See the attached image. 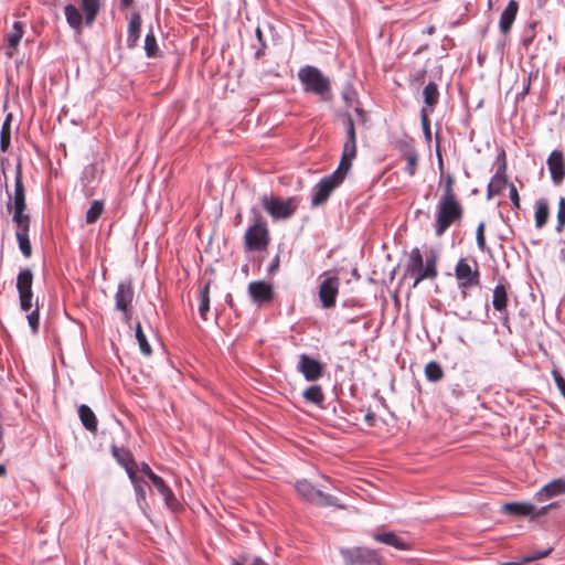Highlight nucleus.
Returning a JSON list of instances; mask_svg holds the SVG:
<instances>
[{
	"instance_id": "nucleus-51",
	"label": "nucleus",
	"mask_w": 565,
	"mask_h": 565,
	"mask_svg": "<svg viewBox=\"0 0 565 565\" xmlns=\"http://www.w3.org/2000/svg\"><path fill=\"white\" fill-rule=\"evenodd\" d=\"M510 200L515 209H520V196L518 190L514 184H510L509 186Z\"/></svg>"
},
{
	"instance_id": "nucleus-50",
	"label": "nucleus",
	"mask_w": 565,
	"mask_h": 565,
	"mask_svg": "<svg viewBox=\"0 0 565 565\" xmlns=\"http://www.w3.org/2000/svg\"><path fill=\"white\" fill-rule=\"evenodd\" d=\"M553 377L557 388L565 398V379L556 371H553Z\"/></svg>"
},
{
	"instance_id": "nucleus-18",
	"label": "nucleus",
	"mask_w": 565,
	"mask_h": 565,
	"mask_svg": "<svg viewBox=\"0 0 565 565\" xmlns=\"http://www.w3.org/2000/svg\"><path fill=\"white\" fill-rule=\"evenodd\" d=\"M508 180L505 175V164H502L498 168L495 174L492 177L490 183L487 189L488 199L493 198L502 192V190L507 186Z\"/></svg>"
},
{
	"instance_id": "nucleus-24",
	"label": "nucleus",
	"mask_w": 565,
	"mask_h": 565,
	"mask_svg": "<svg viewBox=\"0 0 565 565\" xmlns=\"http://www.w3.org/2000/svg\"><path fill=\"white\" fill-rule=\"evenodd\" d=\"M113 455L118 460V462L125 468L127 471L129 479L135 478V461L129 451L125 449H119L117 447H113Z\"/></svg>"
},
{
	"instance_id": "nucleus-10",
	"label": "nucleus",
	"mask_w": 565,
	"mask_h": 565,
	"mask_svg": "<svg viewBox=\"0 0 565 565\" xmlns=\"http://www.w3.org/2000/svg\"><path fill=\"white\" fill-rule=\"evenodd\" d=\"M437 254L431 250L425 259V266L420 267V269H416L414 271L405 273L404 277L414 278L413 288H416L418 284L424 279H435L438 275L437 271Z\"/></svg>"
},
{
	"instance_id": "nucleus-54",
	"label": "nucleus",
	"mask_w": 565,
	"mask_h": 565,
	"mask_svg": "<svg viewBox=\"0 0 565 565\" xmlns=\"http://www.w3.org/2000/svg\"><path fill=\"white\" fill-rule=\"evenodd\" d=\"M278 268H279V255H276L273 258V260H271V263H270V265L268 267V273L269 274H274V273H276L278 270Z\"/></svg>"
},
{
	"instance_id": "nucleus-11",
	"label": "nucleus",
	"mask_w": 565,
	"mask_h": 565,
	"mask_svg": "<svg viewBox=\"0 0 565 565\" xmlns=\"http://www.w3.org/2000/svg\"><path fill=\"white\" fill-rule=\"evenodd\" d=\"M134 288L130 280L120 281L115 295L116 309L122 311L126 319L130 318V309L134 300Z\"/></svg>"
},
{
	"instance_id": "nucleus-56",
	"label": "nucleus",
	"mask_w": 565,
	"mask_h": 565,
	"mask_svg": "<svg viewBox=\"0 0 565 565\" xmlns=\"http://www.w3.org/2000/svg\"><path fill=\"white\" fill-rule=\"evenodd\" d=\"M140 469H141V471H142V472H143L148 478H150V476H151V475H154V473L152 472V470L150 469L149 465H148V463H146V462H142V463H141V468H140Z\"/></svg>"
},
{
	"instance_id": "nucleus-49",
	"label": "nucleus",
	"mask_w": 565,
	"mask_h": 565,
	"mask_svg": "<svg viewBox=\"0 0 565 565\" xmlns=\"http://www.w3.org/2000/svg\"><path fill=\"white\" fill-rule=\"evenodd\" d=\"M420 121L425 134L429 137L430 135V126L428 119V110L427 108H422L420 110Z\"/></svg>"
},
{
	"instance_id": "nucleus-58",
	"label": "nucleus",
	"mask_w": 565,
	"mask_h": 565,
	"mask_svg": "<svg viewBox=\"0 0 565 565\" xmlns=\"http://www.w3.org/2000/svg\"><path fill=\"white\" fill-rule=\"evenodd\" d=\"M131 3H132V0H121V4L124 7H129V6H131Z\"/></svg>"
},
{
	"instance_id": "nucleus-48",
	"label": "nucleus",
	"mask_w": 565,
	"mask_h": 565,
	"mask_svg": "<svg viewBox=\"0 0 565 565\" xmlns=\"http://www.w3.org/2000/svg\"><path fill=\"white\" fill-rule=\"evenodd\" d=\"M166 501V504L170 508V509H175L178 507V500L177 498L174 497L173 492L171 491V489L169 488L168 489V492H163L161 494Z\"/></svg>"
},
{
	"instance_id": "nucleus-60",
	"label": "nucleus",
	"mask_w": 565,
	"mask_h": 565,
	"mask_svg": "<svg viewBox=\"0 0 565 565\" xmlns=\"http://www.w3.org/2000/svg\"><path fill=\"white\" fill-rule=\"evenodd\" d=\"M254 565H265V563L262 559H256Z\"/></svg>"
},
{
	"instance_id": "nucleus-23",
	"label": "nucleus",
	"mask_w": 565,
	"mask_h": 565,
	"mask_svg": "<svg viewBox=\"0 0 565 565\" xmlns=\"http://www.w3.org/2000/svg\"><path fill=\"white\" fill-rule=\"evenodd\" d=\"M141 17L139 13H134L128 24L127 45L129 49L137 46L140 36Z\"/></svg>"
},
{
	"instance_id": "nucleus-19",
	"label": "nucleus",
	"mask_w": 565,
	"mask_h": 565,
	"mask_svg": "<svg viewBox=\"0 0 565 565\" xmlns=\"http://www.w3.org/2000/svg\"><path fill=\"white\" fill-rule=\"evenodd\" d=\"M518 9V2L515 0H510L500 17L499 28L502 33L507 34L511 30Z\"/></svg>"
},
{
	"instance_id": "nucleus-29",
	"label": "nucleus",
	"mask_w": 565,
	"mask_h": 565,
	"mask_svg": "<svg viewBox=\"0 0 565 565\" xmlns=\"http://www.w3.org/2000/svg\"><path fill=\"white\" fill-rule=\"evenodd\" d=\"M550 216V207L546 200H539L535 203V226L536 228H542L546 225Z\"/></svg>"
},
{
	"instance_id": "nucleus-62",
	"label": "nucleus",
	"mask_w": 565,
	"mask_h": 565,
	"mask_svg": "<svg viewBox=\"0 0 565 565\" xmlns=\"http://www.w3.org/2000/svg\"><path fill=\"white\" fill-rule=\"evenodd\" d=\"M356 113H358L359 115H361V116L363 115V114H362V110H361L360 108H356Z\"/></svg>"
},
{
	"instance_id": "nucleus-3",
	"label": "nucleus",
	"mask_w": 565,
	"mask_h": 565,
	"mask_svg": "<svg viewBox=\"0 0 565 565\" xmlns=\"http://www.w3.org/2000/svg\"><path fill=\"white\" fill-rule=\"evenodd\" d=\"M462 215L463 210L458 200H439L436 210V236H441L454 223L460 222Z\"/></svg>"
},
{
	"instance_id": "nucleus-53",
	"label": "nucleus",
	"mask_w": 565,
	"mask_h": 565,
	"mask_svg": "<svg viewBox=\"0 0 565 565\" xmlns=\"http://www.w3.org/2000/svg\"><path fill=\"white\" fill-rule=\"evenodd\" d=\"M556 507H557V503H556V502H553V503H551V504H547V505H545V507H542V508H541V509H539V510H536V509H535V510H534V512H533V514L531 515V518H532V519H534V518H537V516H542V515L546 514V513H547V511H548L550 509H552V508H556Z\"/></svg>"
},
{
	"instance_id": "nucleus-55",
	"label": "nucleus",
	"mask_w": 565,
	"mask_h": 565,
	"mask_svg": "<svg viewBox=\"0 0 565 565\" xmlns=\"http://www.w3.org/2000/svg\"><path fill=\"white\" fill-rule=\"evenodd\" d=\"M364 420L367 424V426L372 427L375 425L376 416L373 412L369 411L364 416Z\"/></svg>"
},
{
	"instance_id": "nucleus-5",
	"label": "nucleus",
	"mask_w": 565,
	"mask_h": 565,
	"mask_svg": "<svg viewBox=\"0 0 565 565\" xmlns=\"http://www.w3.org/2000/svg\"><path fill=\"white\" fill-rule=\"evenodd\" d=\"M260 203L274 220H287L296 212L299 202L295 196L281 199L271 194H264L260 198Z\"/></svg>"
},
{
	"instance_id": "nucleus-43",
	"label": "nucleus",
	"mask_w": 565,
	"mask_h": 565,
	"mask_svg": "<svg viewBox=\"0 0 565 565\" xmlns=\"http://www.w3.org/2000/svg\"><path fill=\"white\" fill-rule=\"evenodd\" d=\"M476 239H477V245L480 248V250L484 252L487 248V245H486V238H484V223L483 222H481L477 227Z\"/></svg>"
},
{
	"instance_id": "nucleus-7",
	"label": "nucleus",
	"mask_w": 565,
	"mask_h": 565,
	"mask_svg": "<svg viewBox=\"0 0 565 565\" xmlns=\"http://www.w3.org/2000/svg\"><path fill=\"white\" fill-rule=\"evenodd\" d=\"M345 565H382V557L374 550L364 547L342 548Z\"/></svg>"
},
{
	"instance_id": "nucleus-44",
	"label": "nucleus",
	"mask_w": 565,
	"mask_h": 565,
	"mask_svg": "<svg viewBox=\"0 0 565 565\" xmlns=\"http://www.w3.org/2000/svg\"><path fill=\"white\" fill-rule=\"evenodd\" d=\"M26 318H28L29 326L31 327L33 333H36L39 330V320H40L39 307L36 306V308L32 312H30L26 316Z\"/></svg>"
},
{
	"instance_id": "nucleus-41",
	"label": "nucleus",
	"mask_w": 565,
	"mask_h": 565,
	"mask_svg": "<svg viewBox=\"0 0 565 565\" xmlns=\"http://www.w3.org/2000/svg\"><path fill=\"white\" fill-rule=\"evenodd\" d=\"M565 227V198H561L558 200V205H557V225H556V231L558 233L563 232Z\"/></svg>"
},
{
	"instance_id": "nucleus-39",
	"label": "nucleus",
	"mask_w": 565,
	"mask_h": 565,
	"mask_svg": "<svg viewBox=\"0 0 565 565\" xmlns=\"http://www.w3.org/2000/svg\"><path fill=\"white\" fill-rule=\"evenodd\" d=\"M10 146V117L2 125L0 134V149L6 152Z\"/></svg>"
},
{
	"instance_id": "nucleus-40",
	"label": "nucleus",
	"mask_w": 565,
	"mask_h": 565,
	"mask_svg": "<svg viewBox=\"0 0 565 565\" xmlns=\"http://www.w3.org/2000/svg\"><path fill=\"white\" fill-rule=\"evenodd\" d=\"M145 51L148 57H154L158 53V45L156 36L152 32H149L145 39Z\"/></svg>"
},
{
	"instance_id": "nucleus-1",
	"label": "nucleus",
	"mask_w": 565,
	"mask_h": 565,
	"mask_svg": "<svg viewBox=\"0 0 565 565\" xmlns=\"http://www.w3.org/2000/svg\"><path fill=\"white\" fill-rule=\"evenodd\" d=\"M356 156V137L354 122L351 116L347 118V140L343 145L342 157L338 169L330 175L324 177L313 189L311 205L317 207L323 204L342 183L345 173L350 170L353 159Z\"/></svg>"
},
{
	"instance_id": "nucleus-61",
	"label": "nucleus",
	"mask_w": 565,
	"mask_h": 565,
	"mask_svg": "<svg viewBox=\"0 0 565 565\" xmlns=\"http://www.w3.org/2000/svg\"><path fill=\"white\" fill-rule=\"evenodd\" d=\"M232 565H243V563L234 561Z\"/></svg>"
},
{
	"instance_id": "nucleus-57",
	"label": "nucleus",
	"mask_w": 565,
	"mask_h": 565,
	"mask_svg": "<svg viewBox=\"0 0 565 565\" xmlns=\"http://www.w3.org/2000/svg\"><path fill=\"white\" fill-rule=\"evenodd\" d=\"M7 475V468L4 465L0 463V478Z\"/></svg>"
},
{
	"instance_id": "nucleus-15",
	"label": "nucleus",
	"mask_w": 565,
	"mask_h": 565,
	"mask_svg": "<svg viewBox=\"0 0 565 565\" xmlns=\"http://www.w3.org/2000/svg\"><path fill=\"white\" fill-rule=\"evenodd\" d=\"M552 181L558 185L565 177V166L563 153L559 150H553L546 160Z\"/></svg>"
},
{
	"instance_id": "nucleus-20",
	"label": "nucleus",
	"mask_w": 565,
	"mask_h": 565,
	"mask_svg": "<svg viewBox=\"0 0 565 565\" xmlns=\"http://www.w3.org/2000/svg\"><path fill=\"white\" fill-rule=\"evenodd\" d=\"M373 537L375 541L393 546L399 551H406L411 548L409 544L394 532L375 533Z\"/></svg>"
},
{
	"instance_id": "nucleus-6",
	"label": "nucleus",
	"mask_w": 565,
	"mask_h": 565,
	"mask_svg": "<svg viewBox=\"0 0 565 565\" xmlns=\"http://www.w3.org/2000/svg\"><path fill=\"white\" fill-rule=\"evenodd\" d=\"M297 492L308 502L319 507H337L342 508L338 503V499L333 495L326 494L320 490H317L307 480H300L296 483Z\"/></svg>"
},
{
	"instance_id": "nucleus-21",
	"label": "nucleus",
	"mask_w": 565,
	"mask_h": 565,
	"mask_svg": "<svg viewBox=\"0 0 565 565\" xmlns=\"http://www.w3.org/2000/svg\"><path fill=\"white\" fill-rule=\"evenodd\" d=\"M502 510L503 512L515 516H531L535 507L527 502H509L503 504Z\"/></svg>"
},
{
	"instance_id": "nucleus-42",
	"label": "nucleus",
	"mask_w": 565,
	"mask_h": 565,
	"mask_svg": "<svg viewBox=\"0 0 565 565\" xmlns=\"http://www.w3.org/2000/svg\"><path fill=\"white\" fill-rule=\"evenodd\" d=\"M452 185H454V178L449 174L446 177L444 193L439 200H457L456 194L452 189Z\"/></svg>"
},
{
	"instance_id": "nucleus-31",
	"label": "nucleus",
	"mask_w": 565,
	"mask_h": 565,
	"mask_svg": "<svg viewBox=\"0 0 565 565\" xmlns=\"http://www.w3.org/2000/svg\"><path fill=\"white\" fill-rule=\"evenodd\" d=\"M423 95L426 107L430 108V111H433L434 107L437 105L439 99V92L437 85L434 82H429L424 87Z\"/></svg>"
},
{
	"instance_id": "nucleus-63",
	"label": "nucleus",
	"mask_w": 565,
	"mask_h": 565,
	"mask_svg": "<svg viewBox=\"0 0 565 565\" xmlns=\"http://www.w3.org/2000/svg\"><path fill=\"white\" fill-rule=\"evenodd\" d=\"M505 565H516L515 563H507Z\"/></svg>"
},
{
	"instance_id": "nucleus-26",
	"label": "nucleus",
	"mask_w": 565,
	"mask_h": 565,
	"mask_svg": "<svg viewBox=\"0 0 565 565\" xmlns=\"http://www.w3.org/2000/svg\"><path fill=\"white\" fill-rule=\"evenodd\" d=\"M404 159L406 161L405 172L413 177L417 171L418 154L416 150L408 143L404 142Z\"/></svg>"
},
{
	"instance_id": "nucleus-35",
	"label": "nucleus",
	"mask_w": 565,
	"mask_h": 565,
	"mask_svg": "<svg viewBox=\"0 0 565 565\" xmlns=\"http://www.w3.org/2000/svg\"><path fill=\"white\" fill-rule=\"evenodd\" d=\"M15 236L21 253L24 257L29 258L32 255V246L29 239V231H15Z\"/></svg>"
},
{
	"instance_id": "nucleus-38",
	"label": "nucleus",
	"mask_w": 565,
	"mask_h": 565,
	"mask_svg": "<svg viewBox=\"0 0 565 565\" xmlns=\"http://www.w3.org/2000/svg\"><path fill=\"white\" fill-rule=\"evenodd\" d=\"M136 339L138 341L139 349H140L141 353L145 354L146 356L151 355V353H152L151 347L146 338V334L142 331L140 323H138L136 327Z\"/></svg>"
},
{
	"instance_id": "nucleus-12",
	"label": "nucleus",
	"mask_w": 565,
	"mask_h": 565,
	"mask_svg": "<svg viewBox=\"0 0 565 565\" xmlns=\"http://www.w3.org/2000/svg\"><path fill=\"white\" fill-rule=\"evenodd\" d=\"M455 275L459 282V287L462 289L479 285L480 273L478 267L476 266V268L472 269L466 259H460L457 263Z\"/></svg>"
},
{
	"instance_id": "nucleus-9",
	"label": "nucleus",
	"mask_w": 565,
	"mask_h": 565,
	"mask_svg": "<svg viewBox=\"0 0 565 565\" xmlns=\"http://www.w3.org/2000/svg\"><path fill=\"white\" fill-rule=\"evenodd\" d=\"M326 276L320 285H319V300L321 302L322 308L331 309L335 307L337 297L339 295L340 288V278L338 276H327V273L323 274Z\"/></svg>"
},
{
	"instance_id": "nucleus-8",
	"label": "nucleus",
	"mask_w": 565,
	"mask_h": 565,
	"mask_svg": "<svg viewBox=\"0 0 565 565\" xmlns=\"http://www.w3.org/2000/svg\"><path fill=\"white\" fill-rule=\"evenodd\" d=\"M33 273L30 268L20 270L17 277V290L19 294V302L22 311H29L32 308Z\"/></svg>"
},
{
	"instance_id": "nucleus-27",
	"label": "nucleus",
	"mask_w": 565,
	"mask_h": 565,
	"mask_svg": "<svg viewBox=\"0 0 565 565\" xmlns=\"http://www.w3.org/2000/svg\"><path fill=\"white\" fill-rule=\"evenodd\" d=\"M507 305H508V294L507 288L504 285H498L493 289V297H492V306L493 308L501 312H507Z\"/></svg>"
},
{
	"instance_id": "nucleus-45",
	"label": "nucleus",
	"mask_w": 565,
	"mask_h": 565,
	"mask_svg": "<svg viewBox=\"0 0 565 565\" xmlns=\"http://www.w3.org/2000/svg\"><path fill=\"white\" fill-rule=\"evenodd\" d=\"M149 479L160 494H162L163 492H168L169 487L166 484L164 480L161 477L157 475H151Z\"/></svg>"
},
{
	"instance_id": "nucleus-22",
	"label": "nucleus",
	"mask_w": 565,
	"mask_h": 565,
	"mask_svg": "<svg viewBox=\"0 0 565 565\" xmlns=\"http://www.w3.org/2000/svg\"><path fill=\"white\" fill-rule=\"evenodd\" d=\"M23 33V23L20 21H15L13 23L12 30L7 35L9 45V51L7 52L8 56L12 57L14 55V52L17 51V47L22 39Z\"/></svg>"
},
{
	"instance_id": "nucleus-17",
	"label": "nucleus",
	"mask_w": 565,
	"mask_h": 565,
	"mask_svg": "<svg viewBox=\"0 0 565 565\" xmlns=\"http://www.w3.org/2000/svg\"><path fill=\"white\" fill-rule=\"evenodd\" d=\"M565 493V478H557L545 484L535 498L540 502H544L553 497Z\"/></svg>"
},
{
	"instance_id": "nucleus-30",
	"label": "nucleus",
	"mask_w": 565,
	"mask_h": 565,
	"mask_svg": "<svg viewBox=\"0 0 565 565\" xmlns=\"http://www.w3.org/2000/svg\"><path fill=\"white\" fill-rule=\"evenodd\" d=\"M78 416L83 426L89 431H96L97 419L94 412L87 405H81L78 407Z\"/></svg>"
},
{
	"instance_id": "nucleus-34",
	"label": "nucleus",
	"mask_w": 565,
	"mask_h": 565,
	"mask_svg": "<svg viewBox=\"0 0 565 565\" xmlns=\"http://www.w3.org/2000/svg\"><path fill=\"white\" fill-rule=\"evenodd\" d=\"M302 396L305 397V399L307 402H310L316 405H320L324 401V395H323L322 388L319 385H312V386L308 387L302 393Z\"/></svg>"
},
{
	"instance_id": "nucleus-25",
	"label": "nucleus",
	"mask_w": 565,
	"mask_h": 565,
	"mask_svg": "<svg viewBox=\"0 0 565 565\" xmlns=\"http://www.w3.org/2000/svg\"><path fill=\"white\" fill-rule=\"evenodd\" d=\"M86 25H92L100 10V0H81Z\"/></svg>"
},
{
	"instance_id": "nucleus-28",
	"label": "nucleus",
	"mask_w": 565,
	"mask_h": 565,
	"mask_svg": "<svg viewBox=\"0 0 565 565\" xmlns=\"http://www.w3.org/2000/svg\"><path fill=\"white\" fill-rule=\"evenodd\" d=\"M26 206H12L13 217L12 221L15 224V231H29L30 230V215L25 213Z\"/></svg>"
},
{
	"instance_id": "nucleus-36",
	"label": "nucleus",
	"mask_w": 565,
	"mask_h": 565,
	"mask_svg": "<svg viewBox=\"0 0 565 565\" xmlns=\"http://www.w3.org/2000/svg\"><path fill=\"white\" fill-rule=\"evenodd\" d=\"M425 375L428 381L438 382L443 379L444 371L437 362L431 361L425 366Z\"/></svg>"
},
{
	"instance_id": "nucleus-2",
	"label": "nucleus",
	"mask_w": 565,
	"mask_h": 565,
	"mask_svg": "<svg viewBox=\"0 0 565 565\" xmlns=\"http://www.w3.org/2000/svg\"><path fill=\"white\" fill-rule=\"evenodd\" d=\"M252 213L254 214V223L245 232L244 247L249 252H262L267 248L270 242L269 231L265 220L256 209H252Z\"/></svg>"
},
{
	"instance_id": "nucleus-52",
	"label": "nucleus",
	"mask_w": 565,
	"mask_h": 565,
	"mask_svg": "<svg viewBox=\"0 0 565 565\" xmlns=\"http://www.w3.org/2000/svg\"><path fill=\"white\" fill-rule=\"evenodd\" d=\"M256 38L260 43V47L255 53L256 57L258 58L264 54V49L266 46L265 41H264V35H263L260 28L256 29Z\"/></svg>"
},
{
	"instance_id": "nucleus-37",
	"label": "nucleus",
	"mask_w": 565,
	"mask_h": 565,
	"mask_svg": "<svg viewBox=\"0 0 565 565\" xmlns=\"http://www.w3.org/2000/svg\"><path fill=\"white\" fill-rule=\"evenodd\" d=\"M104 211V203L103 201H94L90 205V207L86 212V223L93 224L95 223L102 215Z\"/></svg>"
},
{
	"instance_id": "nucleus-59",
	"label": "nucleus",
	"mask_w": 565,
	"mask_h": 565,
	"mask_svg": "<svg viewBox=\"0 0 565 565\" xmlns=\"http://www.w3.org/2000/svg\"><path fill=\"white\" fill-rule=\"evenodd\" d=\"M435 32V26L434 25H430L428 29H427V33L428 34H433Z\"/></svg>"
},
{
	"instance_id": "nucleus-16",
	"label": "nucleus",
	"mask_w": 565,
	"mask_h": 565,
	"mask_svg": "<svg viewBox=\"0 0 565 565\" xmlns=\"http://www.w3.org/2000/svg\"><path fill=\"white\" fill-rule=\"evenodd\" d=\"M6 206L8 212H12V206H26L25 188L22 181V171L20 166H18L15 170L13 196L9 195V201Z\"/></svg>"
},
{
	"instance_id": "nucleus-46",
	"label": "nucleus",
	"mask_w": 565,
	"mask_h": 565,
	"mask_svg": "<svg viewBox=\"0 0 565 565\" xmlns=\"http://www.w3.org/2000/svg\"><path fill=\"white\" fill-rule=\"evenodd\" d=\"M551 552H552L551 547L543 550V551L535 552L529 556L523 557L522 563H530V562H533L536 559H542V558L546 557L547 555H550Z\"/></svg>"
},
{
	"instance_id": "nucleus-47",
	"label": "nucleus",
	"mask_w": 565,
	"mask_h": 565,
	"mask_svg": "<svg viewBox=\"0 0 565 565\" xmlns=\"http://www.w3.org/2000/svg\"><path fill=\"white\" fill-rule=\"evenodd\" d=\"M131 482L134 483V487H135V490L138 494V497H140L141 499L145 500L146 498V490H145V482L137 477V473L135 472V478L134 479H130Z\"/></svg>"
},
{
	"instance_id": "nucleus-14",
	"label": "nucleus",
	"mask_w": 565,
	"mask_h": 565,
	"mask_svg": "<svg viewBox=\"0 0 565 565\" xmlns=\"http://www.w3.org/2000/svg\"><path fill=\"white\" fill-rule=\"evenodd\" d=\"M298 371L307 381L313 382L321 377L323 366L319 361L303 353L299 358Z\"/></svg>"
},
{
	"instance_id": "nucleus-13",
	"label": "nucleus",
	"mask_w": 565,
	"mask_h": 565,
	"mask_svg": "<svg viewBox=\"0 0 565 565\" xmlns=\"http://www.w3.org/2000/svg\"><path fill=\"white\" fill-rule=\"evenodd\" d=\"M248 295L255 303L262 306L271 301L274 298L273 286L264 280L252 281L248 284Z\"/></svg>"
},
{
	"instance_id": "nucleus-4",
	"label": "nucleus",
	"mask_w": 565,
	"mask_h": 565,
	"mask_svg": "<svg viewBox=\"0 0 565 565\" xmlns=\"http://www.w3.org/2000/svg\"><path fill=\"white\" fill-rule=\"evenodd\" d=\"M298 77L307 93L319 95L322 99L328 98L330 81L319 68L306 65L299 70Z\"/></svg>"
},
{
	"instance_id": "nucleus-33",
	"label": "nucleus",
	"mask_w": 565,
	"mask_h": 565,
	"mask_svg": "<svg viewBox=\"0 0 565 565\" xmlns=\"http://www.w3.org/2000/svg\"><path fill=\"white\" fill-rule=\"evenodd\" d=\"M425 266L423 255L419 248H413L409 252L408 260L406 264L405 273L414 271L416 269H420V267Z\"/></svg>"
},
{
	"instance_id": "nucleus-32",
	"label": "nucleus",
	"mask_w": 565,
	"mask_h": 565,
	"mask_svg": "<svg viewBox=\"0 0 565 565\" xmlns=\"http://www.w3.org/2000/svg\"><path fill=\"white\" fill-rule=\"evenodd\" d=\"M210 285H211V281H207L205 284V286L201 289L200 295H199V300H200L199 312L203 320L207 319L206 315L210 310Z\"/></svg>"
}]
</instances>
